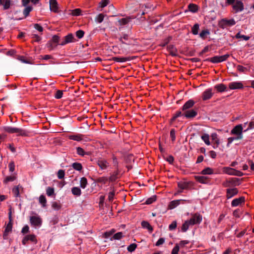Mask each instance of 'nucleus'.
I'll return each mask as SVG.
<instances>
[{
	"instance_id": "nucleus-3",
	"label": "nucleus",
	"mask_w": 254,
	"mask_h": 254,
	"mask_svg": "<svg viewBox=\"0 0 254 254\" xmlns=\"http://www.w3.org/2000/svg\"><path fill=\"white\" fill-rule=\"evenodd\" d=\"M230 57L229 54H226L221 56H214L211 58L206 59V61H209L213 63H219L225 61Z\"/></svg>"
},
{
	"instance_id": "nucleus-46",
	"label": "nucleus",
	"mask_w": 254,
	"mask_h": 254,
	"mask_svg": "<svg viewBox=\"0 0 254 254\" xmlns=\"http://www.w3.org/2000/svg\"><path fill=\"white\" fill-rule=\"evenodd\" d=\"M72 166L74 169L77 171H80L82 169V166L79 163H74Z\"/></svg>"
},
{
	"instance_id": "nucleus-47",
	"label": "nucleus",
	"mask_w": 254,
	"mask_h": 254,
	"mask_svg": "<svg viewBox=\"0 0 254 254\" xmlns=\"http://www.w3.org/2000/svg\"><path fill=\"white\" fill-rule=\"evenodd\" d=\"M239 182L240 179L237 178H232L231 180H229L230 184H232L234 185H239Z\"/></svg>"
},
{
	"instance_id": "nucleus-39",
	"label": "nucleus",
	"mask_w": 254,
	"mask_h": 254,
	"mask_svg": "<svg viewBox=\"0 0 254 254\" xmlns=\"http://www.w3.org/2000/svg\"><path fill=\"white\" fill-rule=\"evenodd\" d=\"M235 38L236 39L242 38L243 40L245 41H248L250 39V36L241 35L240 32H238L235 36Z\"/></svg>"
},
{
	"instance_id": "nucleus-25",
	"label": "nucleus",
	"mask_w": 254,
	"mask_h": 254,
	"mask_svg": "<svg viewBox=\"0 0 254 254\" xmlns=\"http://www.w3.org/2000/svg\"><path fill=\"white\" fill-rule=\"evenodd\" d=\"M16 174L14 173L12 176H7L3 180V183L7 184L9 182H13L16 179Z\"/></svg>"
},
{
	"instance_id": "nucleus-57",
	"label": "nucleus",
	"mask_w": 254,
	"mask_h": 254,
	"mask_svg": "<svg viewBox=\"0 0 254 254\" xmlns=\"http://www.w3.org/2000/svg\"><path fill=\"white\" fill-rule=\"evenodd\" d=\"M8 167H9V170L10 172L12 173L15 170V164H14V163L13 161H11L9 165H8Z\"/></svg>"
},
{
	"instance_id": "nucleus-41",
	"label": "nucleus",
	"mask_w": 254,
	"mask_h": 254,
	"mask_svg": "<svg viewBox=\"0 0 254 254\" xmlns=\"http://www.w3.org/2000/svg\"><path fill=\"white\" fill-rule=\"evenodd\" d=\"M195 179L200 183L205 184L207 182V178L204 176H196Z\"/></svg>"
},
{
	"instance_id": "nucleus-22",
	"label": "nucleus",
	"mask_w": 254,
	"mask_h": 254,
	"mask_svg": "<svg viewBox=\"0 0 254 254\" xmlns=\"http://www.w3.org/2000/svg\"><path fill=\"white\" fill-rule=\"evenodd\" d=\"M211 137L212 140L215 142V143L213 146V148H216L218 147L220 144V141H219V139H218V138L217 137V133H212L211 135Z\"/></svg>"
},
{
	"instance_id": "nucleus-16",
	"label": "nucleus",
	"mask_w": 254,
	"mask_h": 254,
	"mask_svg": "<svg viewBox=\"0 0 254 254\" xmlns=\"http://www.w3.org/2000/svg\"><path fill=\"white\" fill-rule=\"evenodd\" d=\"M134 17L133 16H127L125 18H121L118 20L119 24L121 26L127 25L129 22L134 19Z\"/></svg>"
},
{
	"instance_id": "nucleus-51",
	"label": "nucleus",
	"mask_w": 254,
	"mask_h": 254,
	"mask_svg": "<svg viewBox=\"0 0 254 254\" xmlns=\"http://www.w3.org/2000/svg\"><path fill=\"white\" fill-rule=\"evenodd\" d=\"M47 45L50 50H53L57 46V44L53 43L52 41H49Z\"/></svg>"
},
{
	"instance_id": "nucleus-14",
	"label": "nucleus",
	"mask_w": 254,
	"mask_h": 254,
	"mask_svg": "<svg viewBox=\"0 0 254 254\" xmlns=\"http://www.w3.org/2000/svg\"><path fill=\"white\" fill-rule=\"evenodd\" d=\"M245 197L244 196H241L238 198H235L234 199L231 203V205L232 206H237L245 202Z\"/></svg>"
},
{
	"instance_id": "nucleus-7",
	"label": "nucleus",
	"mask_w": 254,
	"mask_h": 254,
	"mask_svg": "<svg viewBox=\"0 0 254 254\" xmlns=\"http://www.w3.org/2000/svg\"><path fill=\"white\" fill-rule=\"evenodd\" d=\"M191 225L199 224L202 221V216L197 213L192 214L191 217L188 220Z\"/></svg>"
},
{
	"instance_id": "nucleus-61",
	"label": "nucleus",
	"mask_w": 254,
	"mask_h": 254,
	"mask_svg": "<svg viewBox=\"0 0 254 254\" xmlns=\"http://www.w3.org/2000/svg\"><path fill=\"white\" fill-rule=\"evenodd\" d=\"M179 249V246L178 244H176L172 250V254H178Z\"/></svg>"
},
{
	"instance_id": "nucleus-34",
	"label": "nucleus",
	"mask_w": 254,
	"mask_h": 254,
	"mask_svg": "<svg viewBox=\"0 0 254 254\" xmlns=\"http://www.w3.org/2000/svg\"><path fill=\"white\" fill-rule=\"evenodd\" d=\"M201 138L206 145H209L210 144V142L209 141V136L208 134H206V133L203 134L201 136Z\"/></svg>"
},
{
	"instance_id": "nucleus-30",
	"label": "nucleus",
	"mask_w": 254,
	"mask_h": 254,
	"mask_svg": "<svg viewBox=\"0 0 254 254\" xmlns=\"http://www.w3.org/2000/svg\"><path fill=\"white\" fill-rule=\"evenodd\" d=\"M109 181L108 178L106 177H102L97 178L95 182L96 183H101L102 184H105Z\"/></svg>"
},
{
	"instance_id": "nucleus-55",
	"label": "nucleus",
	"mask_w": 254,
	"mask_h": 254,
	"mask_svg": "<svg viewBox=\"0 0 254 254\" xmlns=\"http://www.w3.org/2000/svg\"><path fill=\"white\" fill-rule=\"evenodd\" d=\"M104 18V15L103 14H99L96 18V20L98 23H101Z\"/></svg>"
},
{
	"instance_id": "nucleus-63",
	"label": "nucleus",
	"mask_w": 254,
	"mask_h": 254,
	"mask_svg": "<svg viewBox=\"0 0 254 254\" xmlns=\"http://www.w3.org/2000/svg\"><path fill=\"white\" fill-rule=\"evenodd\" d=\"M52 207L56 210H59L61 207V205L57 202H54L52 203Z\"/></svg>"
},
{
	"instance_id": "nucleus-6",
	"label": "nucleus",
	"mask_w": 254,
	"mask_h": 254,
	"mask_svg": "<svg viewBox=\"0 0 254 254\" xmlns=\"http://www.w3.org/2000/svg\"><path fill=\"white\" fill-rule=\"evenodd\" d=\"M30 222L31 225L35 227H40L42 224V220L39 216L36 214L30 217Z\"/></svg>"
},
{
	"instance_id": "nucleus-17",
	"label": "nucleus",
	"mask_w": 254,
	"mask_h": 254,
	"mask_svg": "<svg viewBox=\"0 0 254 254\" xmlns=\"http://www.w3.org/2000/svg\"><path fill=\"white\" fill-rule=\"evenodd\" d=\"M134 59V57H113L112 60L116 62L124 63Z\"/></svg>"
},
{
	"instance_id": "nucleus-50",
	"label": "nucleus",
	"mask_w": 254,
	"mask_h": 254,
	"mask_svg": "<svg viewBox=\"0 0 254 254\" xmlns=\"http://www.w3.org/2000/svg\"><path fill=\"white\" fill-rule=\"evenodd\" d=\"M137 247V245L136 244H131L127 247V251L129 252H133Z\"/></svg>"
},
{
	"instance_id": "nucleus-33",
	"label": "nucleus",
	"mask_w": 254,
	"mask_h": 254,
	"mask_svg": "<svg viewBox=\"0 0 254 254\" xmlns=\"http://www.w3.org/2000/svg\"><path fill=\"white\" fill-rule=\"evenodd\" d=\"M190 225H191V224H190V222L188 220L186 221L182 226V231L184 232H186L188 230L190 226Z\"/></svg>"
},
{
	"instance_id": "nucleus-45",
	"label": "nucleus",
	"mask_w": 254,
	"mask_h": 254,
	"mask_svg": "<svg viewBox=\"0 0 254 254\" xmlns=\"http://www.w3.org/2000/svg\"><path fill=\"white\" fill-rule=\"evenodd\" d=\"M199 24L197 23L195 24L192 28V33L194 35H197L198 34L199 30Z\"/></svg>"
},
{
	"instance_id": "nucleus-44",
	"label": "nucleus",
	"mask_w": 254,
	"mask_h": 254,
	"mask_svg": "<svg viewBox=\"0 0 254 254\" xmlns=\"http://www.w3.org/2000/svg\"><path fill=\"white\" fill-rule=\"evenodd\" d=\"M209 34V31L207 29L203 30H202L199 34L200 37L203 39H204L206 38V35Z\"/></svg>"
},
{
	"instance_id": "nucleus-21",
	"label": "nucleus",
	"mask_w": 254,
	"mask_h": 254,
	"mask_svg": "<svg viewBox=\"0 0 254 254\" xmlns=\"http://www.w3.org/2000/svg\"><path fill=\"white\" fill-rule=\"evenodd\" d=\"M190 185V183L187 182H179L178 183V188L182 190L189 189Z\"/></svg>"
},
{
	"instance_id": "nucleus-38",
	"label": "nucleus",
	"mask_w": 254,
	"mask_h": 254,
	"mask_svg": "<svg viewBox=\"0 0 254 254\" xmlns=\"http://www.w3.org/2000/svg\"><path fill=\"white\" fill-rule=\"evenodd\" d=\"M189 9L190 11L195 12L198 10V7L196 4H190L188 6Z\"/></svg>"
},
{
	"instance_id": "nucleus-35",
	"label": "nucleus",
	"mask_w": 254,
	"mask_h": 254,
	"mask_svg": "<svg viewBox=\"0 0 254 254\" xmlns=\"http://www.w3.org/2000/svg\"><path fill=\"white\" fill-rule=\"evenodd\" d=\"M71 192L73 195L76 196H79L81 193V190L78 187L72 188L71 189Z\"/></svg>"
},
{
	"instance_id": "nucleus-12",
	"label": "nucleus",
	"mask_w": 254,
	"mask_h": 254,
	"mask_svg": "<svg viewBox=\"0 0 254 254\" xmlns=\"http://www.w3.org/2000/svg\"><path fill=\"white\" fill-rule=\"evenodd\" d=\"M97 164L102 170L106 169L109 166V163L104 159H100L97 161Z\"/></svg>"
},
{
	"instance_id": "nucleus-18",
	"label": "nucleus",
	"mask_w": 254,
	"mask_h": 254,
	"mask_svg": "<svg viewBox=\"0 0 254 254\" xmlns=\"http://www.w3.org/2000/svg\"><path fill=\"white\" fill-rule=\"evenodd\" d=\"M194 105V101L191 99L189 100L183 106L182 111H185L186 110H190V109L192 108Z\"/></svg>"
},
{
	"instance_id": "nucleus-23",
	"label": "nucleus",
	"mask_w": 254,
	"mask_h": 254,
	"mask_svg": "<svg viewBox=\"0 0 254 254\" xmlns=\"http://www.w3.org/2000/svg\"><path fill=\"white\" fill-rule=\"evenodd\" d=\"M184 200L182 199H178V200H173L170 202V204L169 205V207L170 209H172L174 208H175L176 206L179 205L181 201H183Z\"/></svg>"
},
{
	"instance_id": "nucleus-58",
	"label": "nucleus",
	"mask_w": 254,
	"mask_h": 254,
	"mask_svg": "<svg viewBox=\"0 0 254 254\" xmlns=\"http://www.w3.org/2000/svg\"><path fill=\"white\" fill-rule=\"evenodd\" d=\"M84 34V32L83 30H79L76 32V36L79 39L82 38Z\"/></svg>"
},
{
	"instance_id": "nucleus-32",
	"label": "nucleus",
	"mask_w": 254,
	"mask_h": 254,
	"mask_svg": "<svg viewBox=\"0 0 254 254\" xmlns=\"http://www.w3.org/2000/svg\"><path fill=\"white\" fill-rule=\"evenodd\" d=\"M32 9L33 7L31 6H25V8L23 11L25 18L29 15V13L32 11Z\"/></svg>"
},
{
	"instance_id": "nucleus-54",
	"label": "nucleus",
	"mask_w": 254,
	"mask_h": 254,
	"mask_svg": "<svg viewBox=\"0 0 254 254\" xmlns=\"http://www.w3.org/2000/svg\"><path fill=\"white\" fill-rule=\"evenodd\" d=\"M123 237V233L122 232H118L116 234H115L112 238H111V240L112 239H114L115 240H120Z\"/></svg>"
},
{
	"instance_id": "nucleus-64",
	"label": "nucleus",
	"mask_w": 254,
	"mask_h": 254,
	"mask_svg": "<svg viewBox=\"0 0 254 254\" xmlns=\"http://www.w3.org/2000/svg\"><path fill=\"white\" fill-rule=\"evenodd\" d=\"M177 222L176 221H173L169 226L170 230H175L177 227Z\"/></svg>"
},
{
	"instance_id": "nucleus-20",
	"label": "nucleus",
	"mask_w": 254,
	"mask_h": 254,
	"mask_svg": "<svg viewBox=\"0 0 254 254\" xmlns=\"http://www.w3.org/2000/svg\"><path fill=\"white\" fill-rule=\"evenodd\" d=\"M74 37L72 34H68L64 37V40L60 44L61 45H64L68 43L73 42Z\"/></svg>"
},
{
	"instance_id": "nucleus-62",
	"label": "nucleus",
	"mask_w": 254,
	"mask_h": 254,
	"mask_svg": "<svg viewBox=\"0 0 254 254\" xmlns=\"http://www.w3.org/2000/svg\"><path fill=\"white\" fill-rule=\"evenodd\" d=\"M109 3V0H102L100 2V7L103 8L107 6Z\"/></svg>"
},
{
	"instance_id": "nucleus-37",
	"label": "nucleus",
	"mask_w": 254,
	"mask_h": 254,
	"mask_svg": "<svg viewBox=\"0 0 254 254\" xmlns=\"http://www.w3.org/2000/svg\"><path fill=\"white\" fill-rule=\"evenodd\" d=\"M201 173L203 175H211L213 173V171L211 168L207 167L203 169Z\"/></svg>"
},
{
	"instance_id": "nucleus-24",
	"label": "nucleus",
	"mask_w": 254,
	"mask_h": 254,
	"mask_svg": "<svg viewBox=\"0 0 254 254\" xmlns=\"http://www.w3.org/2000/svg\"><path fill=\"white\" fill-rule=\"evenodd\" d=\"M0 5H3L4 9H7L10 6V0H0Z\"/></svg>"
},
{
	"instance_id": "nucleus-29",
	"label": "nucleus",
	"mask_w": 254,
	"mask_h": 254,
	"mask_svg": "<svg viewBox=\"0 0 254 254\" xmlns=\"http://www.w3.org/2000/svg\"><path fill=\"white\" fill-rule=\"evenodd\" d=\"M82 136H83L82 135L77 134L69 135L68 138L71 140L79 141L82 139Z\"/></svg>"
},
{
	"instance_id": "nucleus-1",
	"label": "nucleus",
	"mask_w": 254,
	"mask_h": 254,
	"mask_svg": "<svg viewBox=\"0 0 254 254\" xmlns=\"http://www.w3.org/2000/svg\"><path fill=\"white\" fill-rule=\"evenodd\" d=\"M4 131L9 133H18L17 135L22 136H29L30 132L27 130L17 127H5L3 128Z\"/></svg>"
},
{
	"instance_id": "nucleus-56",
	"label": "nucleus",
	"mask_w": 254,
	"mask_h": 254,
	"mask_svg": "<svg viewBox=\"0 0 254 254\" xmlns=\"http://www.w3.org/2000/svg\"><path fill=\"white\" fill-rule=\"evenodd\" d=\"M81 10L79 8H76L72 10L71 14L73 16H78L80 15Z\"/></svg>"
},
{
	"instance_id": "nucleus-2",
	"label": "nucleus",
	"mask_w": 254,
	"mask_h": 254,
	"mask_svg": "<svg viewBox=\"0 0 254 254\" xmlns=\"http://www.w3.org/2000/svg\"><path fill=\"white\" fill-rule=\"evenodd\" d=\"M243 126L241 124L236 126L231 131V134L236 135L238 139L243 138Z\"/></svg>"
},
{
	"instance_id": "nucleus-59",
	"label": "nucleus",
	"mask_w": 254,
	"mask_h": 254,
	"mask_svg": "<svg viewBox=\"0 0 254 254\" xmlns=\"http://www.w3.org/2000/svg\"><path fill=\"white\" fill-rule=\"evenodd\" d=\"M64 177V171L63 170H60L58 172V177L59 179H62Z\"/></svg>"
},
{
	"instance_id": "nucleus-52",
	"label": "nucleus",
	"mask_w": 254,
	"mask_h": 254,
	"mask_svg": "<svg viewBox=\"0 0 254 254\" xmlns=\"http://www.w3.org/2000/svg\"><path fill=\"white\" fill-rule=\"evenodd\" d=\"M46 193L48 196H52L54 194V189L53 188L48 187L46 190Z\"/></svg>"
},
{
	"instance_id": "nucleus-19",
	"label": "nucleus",
	"mask_w": 254,
	"mask_h": 254,
	"mask_svg": "<svg viewBox=\"0 0 254 254\" xmlns=\"http://www.w3.org/2000/svg\"><path fill=\"white\" fill-rule=\"evenodd\" d=\"M213 93L211 89H208L205 90L202 94V98L203 100H207L211 98Z\"/></svg>"
},
{
	"instance_id": "nucleus-5",
	"label": "nucleus",
	"mask_w": 254,
	"mask_h": 254,
	"mask_svg": "<svg viewBox=\"0 0 254 254\" xmlns=\"http://www.w3.org/2000/svg\"><path fill=\"white\" fill-rule=\"evenodd\" d=\"M13 226V220H9V222L7 224L4 226V231L3 233V238L4 240H7L8 238V235L9 233L12 232Z\"/></svg>"
},
{
	"instance_id": "nucleus-10",
	"label": "nucleus",
	"mask_w": 254,
	"mask_h": 254,
	"mask_svg": "<svg viewBox=\"0 0 254 254\" xmlns=\"http://www.w3.org/2000/svg\"><path fill=\"white\" fill-rule=\"evenodd\" d=\"M28 241L36 243L37 240L35 235L33 234L26 235L22 240V243L23 245H25Z\"/></svg>"
},
{
	"instance_id": "nucleus-40",
	"label": "nucleus",
	"mask_w": 254,
	"mask_h": 254,
	"mask_svg": "<svg viewBox=\"0 0 254 254\" xmlns=\"http://www.w3.org/2000/svg\"><path fill=\"white\" fill-rule=\"evenodd\" d=\"M39 202L42 204L43 207H45L46 206L47 200L44 195H41L40 196Z\"/></svg>"
},
{
	"instance_id": "nucleus-36",
	"label": "nucleus",
	"mask_w": 254,
	"mask_h": 254,
	"mask_svg": "<svg viewBox=\"0 0 254 254\" xmlns=\"http://www.w3.org/2000/svg\"><path fill=\"white\" fill-rule=\"evenodd\" d=\"M215 88L218 92H222L226 90V86L223 84H220L215 86Z\"/></svg>"
},
{
	"instance_id": "nucleus-42",
	"label": "nucleus",
	"mask_w": 254,
	"mask_h": 254,
	"mask_svg": "<svg viewBox=\"0 0 254 254\" xmlns=\"http://www.w3.org/2000/svg\"><path fill=\"white\" fill-rule=\"evenodd\" d=\"M80 187L82 188H83V189L85 188V187H86V186L87 185V179L85 177L81 178V179L80 180Z\"/></svg>"
},
{
	"instance_id": "nucleus-31",
	"label": "nucleus",
	"mask_w": 254,
	"mask_h": 254,
	"mask_svg": "<svg viewBox=\"0 0 254 254\" xmlns=\"http://www.w3.org/2000/svg\"><path fill=\"white\" fill-rule=\"evenodd\" d=\"M119 172L118 171H115L112 175L108 178L109 181L113 182H115L118 178Z\"/></svg>"
},
{
	"instance_id": "nucleus-26",
	"label": "nucleus",
	"mask_w": 254,
	"mask_h": 254,
	"mask_svg": "<svg viewBox=\"0 0 254 254\" xmlns=\"http://www.w3.org/2000/svg\"><path fill=\"white\" fill-rule=\"evenodd\" d=\"M141 226L143 228H146L148 229L149 232H152L153 231V227L150 225V224L146 221H143L141 222Z\"/></svg>"
},
{
	"instance_id": "nucleus-11",
	"label": "nucleus",
	"mask_w": 254,
	"mask_h": 254,
	"mask_svg": "<svg viewBox=\"0 0 254 254\" xmlns=\"http://www.w3.org/2000/svg\"><path fill=\"white\" fill-rule=\"evenodd\" d=\"M50 8L55 13L59 12L58 3L56 0H50Z\"/></svg>"
},
{
	"instance_id": "nucleus-60",
	"label": "nucleus",
	"mask_w": 254,
	"mask_h": 254,
	"mask_svg": "<svg viewBox=\"0 0 254 254\" xmlns=\"http://www.w3.org/2000/svg\"><path fill=\"white\" fill-rule=\"evenodd\" d=\"M156 200V196H153L149 198H148L145 202V203L147 204H150L154 202Z\"/></svg>"
},
{
	"instance_id": "nucleus-9",
	"label": "nucleus",
	"mask_w": 254,
	"mask_h": 254,
	"mask_svg": "<svg viewBox=\"0 0 254 254\" xmlns=\"http://www.w3.org/2000/svg\"><path fill=\"white\" fill-rule=\"evenodd\" d=\"M184 112V116L188 119H191L194 118L197 115V112L195 110L190 109L186 110Z\"/></svg>"
},
{
	"instance_id": "nucleus-49",
	"label": "nucleus",
	"mask_w": 254,
	"mask_h": 254,
	"mask_svg": "<svg viewBox=\"0 0 254 254\" xmlns=\"http://www.w3.org/2000/svg\"><path fill=\"white\" fill-rule=\"evenodd\" d=\"M76 150L77 153L80 156H83L85 154H88L87 153H85L83 148L80 147H77L76 148Z\"/></svg>"
},
{
	"instance_id": "nucleus-8",
	"label": "nucleus",
	"mask_w": 254,
	"mask_h": 254,
	"mask_svg": "<svg viewBox=\"0 0 254 254\" xmlns=\"http://www.w3.org/2000/svg\"><path fill=\"white\" fill-rule=\"evenodd\" d=\"M232 7L235 13L242 11L244 9V4L240 0H237L232 5Z\"/></svg>"
},
{
	"instance_id": "nucleus-53",
	"label": "nucleus",
	"mask_w": 254,
	"mask_h": 254,
	"mask_svg": "<svg viewBox=\"0 0 254 254\" xmlns=\"http://www.w3.org/2000/svg\"><path fill=\"white\" fill-rule=\"evenodd\" d=\"M114 195H115V190H114V189H113L111 191H110L108 194V200L109 201L111 202L113 201V200L114 199Z\"/></svg>"
},
{
	"instance_id": "nucleus-4",
	"label": "nucleus",
	"mask_w": 254,
	"mask_h": 254,
	"mask_svg": "<svg viewBox=\"0 0 254 254\" xmlns=\"http://www.w3.org/2000/svg\"><path fill=\"white\" fill-rule=\"evenodd\" d=\"M236 24V22L234 19H227L224 18L221 19L218 23L220 27L222 29L226 28L227 26H231L234 25Z\"/></svg>"
},
{
	"instance_id": "nucleus-48",
	"label": "nucleus",
	"mask_w": 254,
	"mask_h": 254,
	"mask_svg": "<svg viewBox=\"0 0 254 254\" xmlns=\"http://www.w3.org/2000/svg\"><path fill=\"white\" fill-rule=\"evenodd\" d=\"M181 116H184V113H182L181 111H177L171 120V123H172L178 117Z\"/></svg>"
},
{
	"instance_id": "nucleus-28",
	"label": "nucleus",
	"mask_w": 254,
	"mask_h": 254,
	"mask_svg": "<svg viewBox=\"0 0 254 254\" xmlns=\"http://www.w3.org/2000/svg\"><path fill=\"white\" fill-rule=\"evenodd\" d=\"M235 170L230 167H225L223 168V172L230 175H234Z\"/></svg>"
},
{
	"instance_id": "nucleus-13",
	"label": "nucleus",
	"mask_w": 254,
	"mask_h": 254,
	"mask_svg": "<svg viewBox=\"0 0 254 254\" xmlns=\"http://www.w3.org/2000/svg\"><path fill=\"white\" fill-rule=\"evenodd\" d=\"M226 192V197L227 199H229L237 194L238 193V190L237 188L228 189L227 190Z\"/></svg>"
},
{
	"instance_id": "nucleus-15",
	"label": "nucleus",
	"mask_w": 254,
	"mask_h": 254,
	"mask_svg": "<svg viewBox=\"0 0 254 254\" xmlns=\"http://www.w3.org/2000/svg\"><path fill=\"white\" fill-rule=\"evenodd\" d=\"M229 87L230 89H238L243 88V85L241 82H233L229 84Z\"/></svg>"
},
{
	"instance_id": "nucleus-27",
	"label": "nucleus",
	"mask_w": 254,
	"mask_h": 254,
	"mask_svg": "<svg viewBox=\"0 0 254 254\" xmlns=\"http://www.w3.org/2000/svg\"><path fill=\"white\" fill-rule=\"evenodd\" d=\"M168 49L170 54L173 56L177 55V51L175 47L172 45H170L168 46Z\"/></svg>"
},
{
	"instance_id": "nucleus-43",
	"label": "nucleus",
	"mask_w": 254,
	"mask_h": 254,
	"mask_svg": "<svg viewBox=\"0 0 254 254\" xmlns=\"http://www.w3.org/2000/svg\"><path fill=\"white\" fill-rule=\"evenodd\" d=\"M12 192L13 193L14 196L19 197V189L18 186L14 187L12 190Z\"/></svg>"
}]
</instances>
